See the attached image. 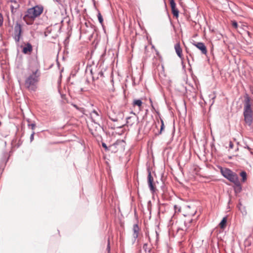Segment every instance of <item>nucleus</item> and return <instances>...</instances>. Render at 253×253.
Masks as SVG:
<instances>
[{
	"instance_id": "nucleus-1",
	"label": "nucleus",
	"mask_w": 253,
	"mask_h": 253,
	"mask_svg": "<svg viewBox=\"0 0 253 253\" xmlns=\"http://www.w3.org/2000/svg\"><path fill=\"white\" fill-rule=\"evenodd\" d=\"M40 72L38 69L31 70L25 81V87L29 90L35 91L37 88V84L39 82Z\"/></svg>"
},
{
	"instance_id": "nucleus-2",
	"label": "nucleus",
	"mask_w": 253,
	"mask_h": 253,
	"mask_svg": "<svg viewBox=\"0 0 253 253\" xmlns=\"http://www.w3.org/2000/svg\"><path fill=\"white\" fill-rule=\"evenodd\" d=\"M43 6L42 5H37L28 8L23 19L27 24H29V21H34L43 12Z\"/></svg>"
},
{
	"instance_id": "nucleus-3",
	"label": "nucleus",
	"mask_w": 253,
	"mask_h": 253,
	"mask_svg": "<svg viewBox=\"0 0 253 253\" xmlns=\"http://www.w3.org/2000/svg\"><path fill=\"white\" fill-rule=\"evenodd\" d=\"M222 175L229 180L230 182L233 183L237 188H238L239 191L242 189L241 185L239 180L238 176L236 173L232 171L229 169H225L221 171Z\"/></svg>"
},
{
	"instance_id": "nucleus-4",
	"label": "nucleus",
	"mask_w": 253,
	"mask_h": 253,
	"mask_svg": "<svg viewBox=\"0 0 253 253\" xmlns=\"http://www.w3.org/2000/svg\"><path fill=\"white\" fill-rule=\"evenodd\" d=\"M22 25L18 21H16L14 25V33L12 36L13 38L16 43L19 42L22 36Z\"/></svg>"
},
{
	"instance_id": "nucleus-5",
	"label": "nucleus",
	"mask_w": 253,
	"mask_h": 253,
	"mask_svg": "<svg viewBox=\"0 0 253 253\" xmlns=\"http://www.w3.org/2000/svg\"><path fill=\"white\" fill-rule=\"evenodd\" d=\"M125 148V142L123 140H117L112 145L109 146V149L113 153H116L119 151H123Z\"/></svg>"
},
{
	"instance_id": "nucleus-6",
	"label": "nucleus",
	"mask_w": 253,
	"mask_h": 253,
	"mask_svg": "<svg viewBox=\"0 0 253 253\" xmlns=\"http://www.w3.org/2000/svg\"><path fill=\"white\" fill-rule=\"evenodd\" d=\"M100 111L93 110L90 113V119L94 124L99 125V122L101 120Z\"/></svg>"
},
{
	"instance_id": "nucleus-7",
	"label": "nucleus",
	"mask_w": 253,
	"mask_h": 253,
	"mask_svg": "<svg viewBox=\"0 0 253 253\" xmlns=\"http://www.w3.org/2000/svg\"><path fill=\"white\" fill-rule=\"evenodd\" d=\"M148 183L150 191L152 193H154L156 191V188L153 185V178L151 175V171L149 169H148Z\"/></svg>"
},
{
	"instance_id": "nucleus-8",
	"label": "nucleus",
	"mask_w": 253,
	"mask_h": 253,
	"mask_svg": "<svg viewBox=\"0 0 253 253\" xmlns=\"http://www.w3.org/2000/svg\"><path fill=\"white\" fill-rule=\"evenodd\" d=\"M133 116L127 117L126 118V125L127 126H131L133 125L137 124L138 121V118L135 116L134 113H133Z\"/></svg>"
},
{
	"instance_id": "nucleus-9",
	"label": "nucleus",
	"mask_w": 253,
	"mask_h": 253,
	"mask_svg": "<svg viewBox=\"0 0 253 253\" xmlns=\"http://www.w3.org/2000/svg\"><path fill=\"white\" fill-rule=\"evenodd\" d=\"M193 45L196 46L197 48L200 50L201 53L203 54L207 55V49L203 42H198L193 43Z\"/></svg>"
},
{
	"instance_id": "nucleus-10",
	"label": "nucleus",
	"mask_w": 253,
	"mask_h": 253,
	"mask_svg": "<svg viewBox=\"0 0 253 253\" xmlns=\"http://www.w3.org/2000/svg\"><path fill=\"white\" fill-rule=\"evenodd\" d=\"M244 115H252V110L249 99L246 101L244 109Z\"/></svg>"
},
{
	"instance_id": "nucleus-11",
	"label": "nucleus",
	"mask_w": 253,
	"mask_h": 253,
	"mask_svg": "<svg viewBox=\"0 0 253 253\" xmlns=\"http://www.w3.org/2000/svg\"><path fill=\"white\" fill-rule=\"evenodd\" d=\"M132 230L133 242L134 243L138 237L139 232L140 230V228L137 224L133 225Z\"/></svg>"
},
{
	"instance_id": "nucleus-12",
	"label": "nucleus",
	"mask_w": 253,
	"mask_h": 253,
	"mask_svg": "<svg viewBox=\"0 0 253 253\" xmlns=\"http://www.w3.org/2000/svg\"><path fill=\"white\" fill-rule=\"evenodd\" d=\"M174 49H175V52H176L177 55L178 56V57H180V58H182V49L180 47V43L179 42L176 43L174 45Z\"/></svg>"
},
{
	"instance_id": "nucleus-13",
	"label": "nucleus",
	"mask_w": 253,
	"mask_h": 253,
	"mask_svg": "<svg viewBox=\"0 0 253 253\" xmlns=\"http://www.w3.org/2000/svg\"><path fill=\"white\" fill-rule=\"evenodd\" d=\"M33 50V47L31 43H27L25 46L23 48V52L24 54H27L28 52H30Z\"/></svg>"
},
{
	"instance_id": "nucleus-14",
	"label": "nucleus",
	"mask_w": 253,
	"mask_h": 253,
	"mask_svg": "<svg viewBox=\"0 0 253 253\" xmlns=\"http://www.w3.org/2000/svg\"><path fill=\"white\" fill-rule=\"evenodd\" d=\"M244 116L246 123L250 125L253 122L252 115H244Z\"/></svg>"
},
{
	"instance_id": "nucleus-15",
	"label": "nucleus",
	"mask_w": 253,
	"mask_h": 253,
	"mask_svg": "<svg viewBox=\"0 0 253 253\" xmlns=\"http://www.w3.org/2000/svg\"><path fill=\"white\" fill-rule=\"evenodd\" d=\"M226 222L227 218L226 217H224L219 224V227L222 229H224L226 226Z\"/></svg>"
},
{
	"instance_id": "nucleus-16",
	"label": "nucleus",
	"mask_w": 253,
	"mask_h": 253,
	"mask_svg": "<svg viewBox=\"0 0 253 253\" xmlns=\"http://www.w3.org/2000/svg\"><path fill=\"white\" fill-rule=\"evenodd\" d=\"M142 104V102L140 99H136L133 101L132 105L133 106H137L138 107H141Z\"/></svg>"
},
{
	"instance_id": "nucleus-17",
	"label": "nucleus",
	"mask_w": 253,
	"mask_h": 253,
	"mask_svg": "<svg viewBox=\"0 0 253 253\" xmlns=\"http://www.w3.org/2000/svg\"><path fill=\"white\" fill-rule=\"evenodd\" d=\"M240 175L242 177V181L244 182L247 180V173L245 171H242L240 173Z\"/></svg>"
},
{
	"instance_id": "nucleus-18",
	"label": "nucleus",
	"mask_w": 253,
	"mask_h": 253,
	"mask_svg": "<svg viewBox=\"0 0 253 253\" xmlns=\"http://www.w3.org/2000/svg\"><path fill=\"white\" fill-rule=\"evenodd\" d=\"M97 17L99 23L103 25V18L99 11L98 12Z\"/></svg>"
},
{
	"instance_id": "nucleus-19",
	"label": "nucleus",
	"mask_w": 253,
	"mask_h": 253,
	"mask_svg": "<svg viewBox=\"0 0 253 253\" xmlns=\"http://www.w3.org/2000/svg\"><path fill=\"white\" fill-rule=\"evenodd\" d=\"M171 11H172V14H173L174 16H175L176 17H178L179 11H178V10L176 8H174V9H171Z\"/></svg>"
},
{
	"instance_id": "nucleus-20",
	"label": "nucleus",
	"mask_w": 253,
	"mask_h": 253,
	"mask_svg": "<svg viewBox=\"0 0 253 253\" xmlns=\"http://www.w3.org/2000/svg\"><path fill=\"white\" fill-rule=\"evenodd\" d=\"M161 128H160V131L158 133V134H160L162 133V131L164 130V128H165V125H164V121L162 119H161Z\"/></svg>"
},
{
	"instance_id": "nucleus-21",
	"label": "nucleus",
	"mask_w": 253,
	"mask_h": 253,
	"mask_svg": "<svg viewBox=\"0 0 253 253\" xmlns=\"http://www.w3.org/2000/svg\"><path fill=\"white\" fill-rule=\"evenodd\" d=\"M169 2L171 9L176 8V3L174 0H170Z\"/></svg>"
},
{
	"instance_id": "nucleus-22",
	"label": "nucleus",
	"mask_w": 253,
	"mask_h": 253,
	"mask_svg": "<svg viewBox=\"0 0 253 253\" xmlns=\"http://www.w3.org/2000/svg\"><path fill=\"white\" fill-rule=\"evenodd\" d=\"M192 219H190L188 221V223H186V221H185L184 222V224H185V230L186 231L188 229V227H187V224H190V223H191L192 222ZM182 230H184V229H182Z\"/></svg>"
},
{
	"instance_id": "nucleus-23",
	"label": "nucleus",
	"mask_w": 253,
	"mask_h": 253,
	"mask_svg": "<svg viewBox=\"0 0 253 253\" xmlns=\"http://www.w3.org/2000/svg\"><path fill=\"white\" fill-rule=\"evenodd\" d=\"M102 146L106 151L110 150L109 149V146L107 147V145L105 143L103 142L102 143Z\"/></svg>"
},
{
	"instance_id": "nucleus-24",
	"label": "nucleus",
	"mask_w": 253,
	"mask_h": 253,
	"mask_svg": "<svg viewBox=\"0 0 253 253\" xmlns=\"http://www.w3.org/2000/svg\"><path fill=\"white\" fill-rule=\"evenodd\" d=\"M174 209L175 212H176V211L180 212V210H181L180 207H178L177 205H174Z\"/></svg>"
},
{
	"instance_id": "nucleus-25",
	"label": "nucleus",
	"mask_w": 253,
	"mask_h": 253,
	"mask_svg": "<svg viewBox=\"0 0 253 253\" xmlns=\"http://www.w3.org/2000/svg\"><path fill=\"white\" fill-rule=\"evenodd\" d=\"M28 126L29 127H31V129L34 130V129L35 128V127H36V124L35 123H32V124H28Z\"/></svg>"
},
{
	"instance_id": "nucleus-26",
	"label": "nucleus",
	"mask_w": 253,
	"mask_h": 253,
	"mask_svg": "<svg viewBox=\"0 0 253 253\" xmlns=\"http://www.w3.org/2000/svg\"><path fill=\"white\" fill-rule=\"evenodd\" d=\"M232 26L235 28H237L238 27V23L236 21H232Z\"/></svg>"
},
{
	"instance_id": "nucleus-27",
	"label": "nucleus",
	"mask_w": 253,
	"mask_h": 253,
	"mask_svg": "<svg viewBox=\"0 0 253 253\" xmlns=\"http://www.w3.org/2000/svg\"><path fill=\"white\" fill-rule=\"evenodd\" d=\"M109 119L111 121H112L113 122H117L118 120V118L117 117H114H114H111V116H109Z\"/></svg>"
},
{
	"instance_id": "nucleus-28",
	"label": "nucleus",
	"mask_w": 253,
	"mask_h": 253,
	"mask_svg": "<svg viewBox=\"0 0 253 253\" xmlns=\"http://www.w3.org/2000/svg\"><path fill=\"white\" fill-rule=\"evenodd\" d=\"M35 131H33L30 136V141L32 142L34 140V137L35 134Z\"/></svg>"
},
{
	"instance_id": "nucleus-29",
	"label": "nucleus",
	"mask_w": 253,
	"mask_h": 253,
	"mask_svg": "<svg viewBox=\"0 0 253 253\" xmlns=\"http://www.w3.org/2000/svg\"><path fill=\"white\" fill-rule=\"evenodd\" d=\"M3 24V16L0 13V26H1Z\"/></svg>"
},
{
	"instance_id": "nucleus-30",
	"label": "nucleus",
	"mask_w": 253,
	"mask_h": 253,
	"mask_svg": "<svg viewBox=\"0 0 253 253\" xmlns=\"http://www.w3.org/2000/svg\"><path fill=\"white\" fill-rule=\"evenodd\" d=\"M107 250H108V252L110 251V240L108 239V244H107Z\"/></svg>"
},
{
	"instance_id": "nucleus-31",
	"label": "nucleus",
	"mask_w": 253,
	"mask_h": 253,
	"mask_svg": "<svg viewBox=\"0 0 253 253\" xmlns=\"http://www.w3.org/2000/svg\"><path fill=\"white\" fill-rule=\"evenodd\" d=\"M98 76H100V77H103L104 76V74H103V72H102V71L98 73Z\"/></svg>"
},
{
	"instance_id": "nucleus-32",
	"label": "nucleus",
	"mask_w": 253,
	"mask_h": 253,
	"mask_svg": "<svg viewBox=\"0 0 253 253\" xmlns=\"http://www.w3.org/2000/svg\"><path fill=\"white\" fill-rule=\"evenodd\" d=\"M147 244L145 243L143 245V249L145 250H146V248H147Z\"/></svg>"
},
{
	"instance_id": "nucleus-33",
	"label": "nucleus",
	"mask_w": 253,
	"mask_h": 253,
	"mask_svg": "<svg viewBox=\"0 0 253 253\" xmlns=\"http://www.w3.org/2000/svg\"><path fill=\"white\" fill-rule=\"evenodd\" d=\"M10 8H11V12H13V10H14V7H13V6L11 5Z\"/></svg>"
},
{
	"instance_id": "nucleus-34",
	"label": "nucleus",
	"mask_w": 253,
	"mask_h": 253,
	"mask_svg": "<svg viewBox=\"0 0 253 253\" xmlns=\"http://www.w3.org/2000/svg\"><path fill=\"white\" fill-rule=\"evenodd\" d=\"M149 100H150V104H151V105H152V104H153L152 100V99H149Z\"/></svg>"
},
{
	"instance_id": "nucleus-35",
	"label": "nucleus",
	"mask_w": 253,
	"mask_h": 253,
	"mask_svg": "<svg viewBox=\"0 0 253 253\" xmlns=\"http://www.w3.org/2000/svg\"><path fill=\"white\" fill-rule=\"evenodd\" d=\"M151 107H152V108L153 110H155V108H154V106H153V104H152V105H151Z\"/></svg>"
},
{
	"instance_id": "nucleus-36",
	"label": "nucleus",
	"mask_w": 253,
	"mask_h": 253,
	"mask_svg": "<svg viewBox=\"0 0 253 253\" xmlns=\"http://www.w3.org/2000/svg\"><path fill=\"white\" fill-rule=\"evenodd\" d=\"M74 106L76 108L78 109V107H77V106L76 105H74Z\"/></svg>"
},
{
	"instance_id": "nucleus-37",
	"label": "nucleus",
	"mask_w": 253,
	"mask_h": 253,
	"mask_svg": "<svg viewBox=\"0 0 253 253\" xmlns=\"http://www.w3.org/2000/svg\"><path fill=\"white\" fill-rule=\"evenodd\" d=\"M11 2H13L14 3H16V0H11Z\"/></svg>"
},
{
	"instance_id": "nucleus-38",
	"label": "nucleus",
	"mask_w": 253,
	"mask_h": 253,
	"mask_svg": "<svg viewBox=\"0 0 253 253\" xmlns=\"http://www.w3.org/2000/svg\"><path fill=\"white\" fill-rule=\"evenodd\" d=\"M230 146L231 147H232V144L231 143H230Z\"/></svg>"
},
{
	"instance_id": "nucleus-39",
	"label": "nucleus",
	"mask_w": 253,
	"mask_h": 253,
	"mask_svg": "<svg viewBox=\"0 0 253 253\" xmlns=\"http://www.w3.org/2000/svg\"><path fill=\"white\" fill-rule=\"evenodd\" d=\"M248 34L250 35V33L249 32H248Z\"/></svg>"
}]
</instances>
